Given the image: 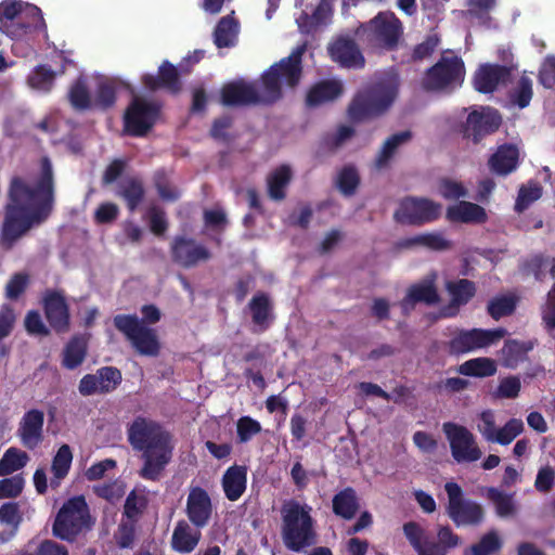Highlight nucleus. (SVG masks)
Instances as JSON below:
<instances>
[{
    "label": "nucleus",
    "mask_w": 555,
    "mask_h": 555,
    "mask_svg": "<svg viewBox=\"0 0 555 555\" xmlns=\"http://www.w3.org/2000/svg\"><path fill=\"white\" fill-rule=\"evenodd\" d=\"M439 193L447 199H457L467 195L464 185L451 179H444L440 182Z\"/></svg>",
    "instance_id": "62"
},
{
    "label": "nucleus",
    "mask_w": 555,
    "mask_h": 555,
    "mask_svg": "<svg viewBox=\"0 0 555 555\" xmlns=\"http://www.w3.org/2000/svg\"><path fill=\"white\" fill-rule=\"evenodd\" d=\"M496 366L493 360L488 358H477L464 362L460 366V373L467 376H491L495 373Z\"/></svg>",
    "instance_id": "41"
},
{
    "label": "nucleus",
    "mask_w": 555,
    "mask_h": 555,
    "mask_svg": "<svg viewBox=\"0 0 555 555\" xmlns=\"http://www.w3.org/2000/svg\"><path fill=\"white\" fill-rule=\"evenodd\" d=\"M518 160V147L514 144H503L491 156L489 165L495 173L506 176L517 168Z\"/></svg>",
    "instance_id": "26"
},
{
    "label": "nucleus",
    "mask_w": 555,
    "mask_h": 555,
    "mask_svg": "<svg viewBox=\"0 0 555 555\" xmlns=\"http://www.w3.org/2000/svg\"><path fill=\"white\" fill-rule=\"evenodd\" d=\"M487 498L494 504L498 516L502 518L513 517L517 513V504L514 494L503 492L498 488H488Z\"/></svg>",
    "instance_id": "36"
},
{
    "label": "nucleus",
    "mask_w": 555,
    "mask_h": 555,
    "mask_svg": "<svg viewBox=\"0 0 555 555\" xmlns=\"http://www.w3.org/2000/svg\"><path fill=\"white\" fill-rule=\"evenodd\" d=\"M292 178L288 166L282 165L274 169L267 179L269 195L273 199H282L285 196V188Z\"/></svg>",
    "instance_id": "37"
},
{
    "label": "nucleus",
    "mask_w": 555,
    "mask_h": 555,
    "mask_svg": "<svg viewBox=\"0 0 555 555\" xmlns=\"http://www.w3.org/2000/svg\"><path fill=\"white\" fill-rule=\"evenodd\" d=\"M436 273L428 274L420 283L410 287L406 297L402 301V308L406 310L414 302L423 301L434 304L438 300V293L435 286Z\"/></svg>",
    "instance_id": "25"
},
{
    "label": "nucleus",
    "mask_w": 555,
    "mask_h": 555,
    "mask_svg": "<svg viewBox=\"0 0 555 555\" xmlns=\"http://www.w3.org/2000/svg\"><path fill=\"white\" fill-rule=\"evenodd\" d=\"M94 104L102 108L112 106L116 101V90L122 83L118 78L96 76Z\"/></svg>",
    "instance_id": "33"
},
{
    "label": "nucleus",
    "mask_w": 555,
    "mask_h": 555,
    "mask_svg": "<svg viewBox=\"0 0 555 555\" xmlns=\"http://www.w3.org/2000/svg\"><path fill=\"white\" fill-rule=\"evenodd\" d=\"M44 414L38 409H31L24 413L20 420L16 437L28 450H35L43 441Z\"/></svg>",
    "instance_id": "16"
},
{
    "label": "nucleus",
    "mask_w": 555,
    "mask_h": 555,
    "mask_svg": "<svg viewBox=\"0 0 555 555\" xmlns=\"http://www.w3.org/2000/svg\"><path fill=\"white\" fill-rule=\"evenodd\" d=\"M120 195L126 199L129 209L133 210L143 197V188L139 181L129 179L122 182Z\"/></svg>",
    "instance_id": "54"
},
{
    "label": "nucleus",
    "mask_w": 555,
    "mask_h": 555,
    "mask_svg": "<svg viewBox=\"0 0 555 555\" xmlns=\"http://www.w3.org/2000/svg\"><path fill=\"white\" fill-rule=\"evenodd\" d=\"M121 382L120 372L112 366H105L95 374L85 375L79 383V392L82 396L104 393L114 390Z\"/></svg>",
    "instance_id": "17"
},
{
    "label": "nucleus",
    "mask_w": 555,
    "mask_h": 555,
    "mask_svg": "<svg viewBox=\"0 0 555 555\" xmlns=\"http://www.w3.org/2000/svg\"><path fill=\"white\" fill-rule=\"evenodd\" d=\"M447 291L451 297L450 306L443 310L444 317H453L462 305H466L475 294V285L468 280L448 282Z\"/></svg>",
    "instance_id": "29"
},
{
    "label": "nucleus",
    "mask_w": 555,
    "mask_h": 555,
    "mask_svg": "<svg viewBox=\"0 0 555 555\" xmlns=\"http://www.w3.org/2000/svg\"><path fill=\"white\" fill-rule=\"evenodd\" d=\"M405 245H422L434 250H442L449 247V242L441 233H423L409 238Z\"/></svg>",
    "instance_id": "50"
},
{
    "label": "nucleus",
    "mask_w": 555,
    "mask_h": 555,
    "mask_svg": "<svg viewBox=\"0 0 555 555\" xmlns=\"http://www.w3.org/2000/svg\"><path fill=\"white\" fill-rule=\"evenodd\" d=\"M25 481L22 476H13L0 480V499L15 498L17 496L23 488Z\"/></svg>",
    "instance_id": "60"
},
{
    "label": "nucleus",
    "mask_w": 555,
    "mask_h": 555,
    "mask_svg": "<svg viewBox=\"0 0 555 555\" xmlns=\"http://www.w3.org/2000/svg\"><path fill=\"white\" fill-rule=\"evenodd\" d=\"M343 93V83L337 79L323 80L314 85L307 95V104L317 106L335 100Z\"/></svg>",
    "instance_id": "31"
},
{
    "label": "nucleus",
    "mask_w": 555,
    "mask_h": 555,
    "mask_svg": "<svg viewBox=\"0 0 555 555\" xmlns=\"http://www.w3.org/2000/svg\"><path fill=\"white\" fill-rule=\"evenodd\" d=\"M312 507L307 503L291 499L281 507L282 539L286 548L300 552L317 541Z\"/></svg>",
    "instance_id": "4"
},
{
    "label": "nucleus",
    "mask_w": 555,
    "mask_h": 555,
    "mask_svg": "<svg viewBox=\"0 0 555 555\" xmlns=\"http://www.w3.org/2000/svg\"><path fill=\"white\" fill-rule=\"evenodd\" d=\"M441 214V205L428 198L406 197L395 212L398 222L423 224L436 220Z\"/></svg>",
    "instance_id": "14"
},
{
    "label": "nucleus",
    "mask_w": 555,
    "mask_h": 555,
    "mask_svg": "<svg viewBox=\"0 0 555 555\" xmlns=\"http://www.w3.org/2000/svg\"><path fill=\"white\" fill-rule=\"evenodd\" d=\"M442 430L449 441L451 454L457 463H472L481 457V450L466 427L448 422L443 424Z\"/></svg>",
    "instance_id": "12"
},
{
    "label": "nucleus",
    "mask_w": 555,
    "mask_h": 555,
    "mask_svg": "<svg viewBox=\"0 0 555 555\" xmlns=\"http://www.w3.org/2000/svg\"><path fill=\"white\" fill-rule=\"evenodd\" d=\"M142 81L151 90L166 88L173 93L180 90L177 69L169 62H164L159 66L158 76L146 74L142 77Z\"/></svg>",
    "instance_id": "28"
},
{
    "label": "nucleus",
    "mask_w": 555,
    "mask_h": 555,
    "mask_svg": "<svg viewBox=\"0 0 555 555\" xmlns=\"http://www.w3.org/2000/svg\"><path fill=\"white\" fill-rule=\"evenodd\" d=\"M500 125L501 116L496 109L480 106L469 113L466 131L474 142H478L482 135L495 131Z\"/></svg>",
    "instance_id": "19"
},
{
    "label": "nucleus",
    "mask_w": 555,
    "mask_h": 555,
    "mask_svg": "<svg viewBox=\"0 0 555 555\" xmlns=\"http://www.w3.org/2000/svg\"><path fill=\"white\" fill-rule=\"evenodd\" d=\"M530 271L537 280H544L547 276L555 279V261L551 257L535 256L530 260Z\"/></svg>",
    "instance_id": "52"
},
{
    "label": "nucleus",
    "mask_w": 555,
    "mask_h": 555,
    "mask_svg": "<svg viewBox=\"0 0 555 555\" xmlns=\"http://www.w3.org/2000/svg\"><path fill=\"white\" fill-rule=\"evenodd\" d=\"M236 431L238 441L246 443L261 431V425L250 416H242L237 420Z\"/></svg>",
    "instance_id": "55"
},
{
    "label": "nucleus",
    "mask_w": 555,
    "mask_h": 555,
    "mask_svg": "<svg viewBox=\"0 0 555 555\" xmlns=\"http://www.w3.org/2000/svg\"><path fill=\"white\" fill-rule=\"evenodd\" d=\"M158 111L155 103L135 96L124 115L125 132L133 137L144 135L153 127Z\"/></svg>",
    "instance_id": "13"
},
{
    "label": "nucleus",
    "mask_w": 555,
    "mask_h": 555,
    "mask_svg": "<svg viewBox=\"0 0 555 555\" xmlns=\"http://www.w3.org/2000/svg\"><path fill=\"white\" fill-rule=\"evenodd\" d=\"M477 429L486 441L492 443L498 431L495 415L492 411L487 410L479 415Z\"/></svg>",
    "instance_id": "58"
},
{
    "label": "nucleus",
    "mask_w": 555,
    "mask_h": 555,
    "mask_svg": "<svg viewBox=\"0 0 555 555\" xmlns=\"http://www.w3.org/2000/svg\"><path fill=\"white\" fill-rule=\"evenodd\" d=\"M398 92V77L390 73L376 81L366 91L360 92L349 106L348 114L352 120H362L377 116L388 109Z\"/></svg>",
    "instance_id": "5"
},
{
    "label": "nucleus",
    "mask_w": 555,
    "mask_h": 555,
    "mask_svg": "<svg viewBox=\"0 0 555 555\" xmlns=\"http://www.w3.org/2000/svg\"><path fill=\"white\" fill-rule=\"evenodd\" d=\"M95 494L111 503L119 501L126 493V485L122 480L116 479L93 487Z\"/></svg>",
    "instance_id": "47"
},
{
    "label": "nucleus",
    "mask_w": 555,
    "mask_h": 555,
    "mask_svg": "<svg viewBox=\"0 0 555 555\" xmlns=\"http://www.w3.org/2000/svg\"><path fill=\"white\" fill-rule=\"evenodd\" d=\"M542 196V188L538 182H528L519 189L518 197L515 204L517 211L527 209L533 202Z\"/></svg>",
    "instance_id": "49"
},
{
    "label": "nucleus",
    "mask_w": 555,
    "mask_h": 555,
    "mask_svg": "<svg viewBox=\"0 0 555 555\" xmlns=\"http://www.w3.org/2000/svg\"><path fill=\"white\" fill-rule=\"evenodd\" d=\"M501 547V539L495 531L485 534L480 542L473 545L465 555H490Z\"/></svg>",
    "instance_id": "53"
},
{
    "label": "nucleus",
    "mask_w": 555,
    "mask_h": 555,
    "mask_svg": "<svg viewBox=\"0 0 555 555\" xmlns=\"http://www.w3.org/2000/svg\"><path fill=\"white\" fill-rule=\"evenodd\" d=\"M403 532L415 551L420 553L424 541L427 540L423 528L418 524L410 521L403 526Z\"/></svg>",
    "instance_id": "61"
},
{
    "label": "nucleus",
    "mask_w": 555,
    "mask_h": 555,
    "mask_svg": "<svg viewBox=\"0 0 555 555\" xmlns=\"http://www.w3.org/2000/svg\"><path fill=\"white\" fill-rule=\"evenodd\" d=\"M444 489L448 494V515L457 527L474 526L482 521L481 505L475 501L463 499L462 489L457 483L448 482Z\"/></svg>",
    "instance_id": "11"
},
{
    "label": "nucleus",
    "mask_w": 555,
    "mask_h": 555,
    "mask_svg": "<svg viewBox=\"0 0 555 555\" xmlns=\"http://www.w3.org/2000/svg\"><path fill=\"white\" fill-rule=\"evenodd\" d=\"M509 77V70L505 66L485 64L481 65L474 76L475 89L482 93L493 92L500 85Z\"/></svg>",
    "instance_id": "20"
},
{
    "label": "nucleus",
    "mask_w": 555,
    "mask_h": 555,
    "mask_svg": "<svg viewBox=\"0 0 555 555\" xmlns=\"http://www.w3.org/2000/svg\"><path fill=\"white\" fill-rule=\"evenodd\" d=\"M91 526L89 508L83 496L69 499L56 515L53 534L62 540L73 541L83 529Z\"/></svg>",
    "instance_id": "9"
},
{
    "label": "nucleus",
    "mask_w": 555,
    "mask_h": 555,
    "mask_svg": "<svg viewBox=\"0 0 555 555\" xmlns=\"http://www.w3.org/2000/svg\"><path fill=\"white\" fill-rule=\"evenodd\" d=\"M173 257L184 267H191L209 258L208 250L192 240L176 238L172 245Z\"/></svg>",
    "instance_id": "23"
},
{
    "label": "nucleus",
    "mask_w": 555,
    "mask_h": 555,
    "mask_svg": "<svg viewBox=\"0 0 555 555\" xmlns=\"http://www.w3.org/2000/svg\"><path fill=\"white\" fill-rule=\"evenodd\" d=\"M53 204V170L48 158L27 179L14 178L10 188V203L1 231V241L8 247L39 224L50 214Z\"/></svg>",
    "instance_id": "1"
},
{
    "label": "nucleus",
    "mask_w": 555,
    "mask_h": 555,
    "mask_svg": "<svg viewBox=\"0 0 555 555\" xmlns=\"http://www.w3.org/2000/svg\"><path fill=\"white\" fill-rule=\"evenodd\" d=\"M147 503L144 489H134L127 496L124 515L127 519L135 520Z\"/></svg>",
    "instance_id": "46"
},
{
    "label": "nucleus",
    "mask_w": 555,
    "mask_h": 555,
    "mask_svg": "<svg viewBox=\"0 0 555 555\" xmlns=\"http://www.w3.org/2000/svg\"><path fill=\"white\" fill-rule=\"evenodd\" d=\"M249 308L254 323L261 330L266 328L271 319V304L269 298L264 294L256 295L251 299Z\"/></svg>",
    "instance_id": "39"
},
{
    "label": "nucleus",
    "mask_w": 555,
    "mask_h": 555,
    "mask_svg": "<svg viewBox=\"0 0 555 555\" xmlns=\"http://www.w3.org/2000/svg\"><path fill=\"white\" fill-rule=\"evenodd\" d=\"M114 323L140 354L154 357L158 353L159 343L155 331L146 327L138 317L116 315Z\"/></svg>",
    "instance_id": "10"
},
{
    "label": "nucleus",
    "mask_w": 555,
    "mask_h": 555,
    "mask_svg": "<svg viewBox=\"0 0 555 555\" xmlns=\"http://www.w3.org/2000/svg\"><path fill=\"white\" fill-rule=\"evenodd\" d=\"M29 461V455L15 447L9 448L0 460V476L11 475L24 468Z\"/></svg>",
    "instance_id": "38"
},
{
    "label": "nucleus",
    "mask_w": 555,
    "mask_h": 555,
    "mask_svg": "<svg viewBox=\"0 0 555 555\" xmlns=\"http://www.w3.org/2000/svg\"><path fill=\"white\" fill-rule=\"evenodd\" d=\"M532 98V81L522 76L511 92V102L520 108L529 105Z\"/></svg>",
    "instance_id": "51"
},
{
    "label": "nucleus",
    "mask_w": 555,
    "mask_h": 555,
    "mask_svg": "<svg viewBox=\"0 0 555 555\" xmlns=\"http://www.w3.org/2000/svg\"><path fill=\"white\" fill-rule=\"evenodd\" d=\"M524 431V422L519 418H511L504 426L498 428L492 443L501 446L509 444Z\"/></svg>",
    "instance_id": "45"
},
{
    "label": "nucleus",
    "mask_w": 555,
    "mask_h": 555,
    "mask_svg": "<svg viewBox=\"0 0 555 555\" xmlns=\"http://www.w3.org/2000/svg\"><path fill=\"white\" fill-rule=\"evenodd\" d=\"M358 508V498L352 488H346L333 498V512L344 519L353 518Z\"/></svg>",
    "instance_id": "35"
},
{
    "label": "nucleus",
    "mask_w": 555,
    "mask_h": 555,
    "mask_svg": "<svg viewBox=\"0 0 555 555\" xmlns=\"http://www.w3.org/2000/svg\"><path fill=\"white\" fill-rule=\"evenodd\" d=\"M505 334L504 328L462 331L450 341V352L457 354L486 348L496 344Z\"/></svg>",
    "instance_id": "15"
},
{
    "label": "nucleus",
    "mask_w": 555,
    "mask_h": 555,
    "mask_svg": "<svg viewBox=\"0 0 555 555\" xmlns=\"http://www.w3.org/2000/svg\"><path fill=\"white\" fill-rule=\"evenodd\" d=\"M403 26L393 12H379L357 30L360 38L377 47L393 49L401 38Z\"/></svg>",
    "instance_id": "7"
},
{
    "label": "nucleus",
    "mask_w": 555,
    "mask_h": 555,
    "mask_svg": "<svg viewBox=\"0 0 555 555\" xmlns=\"http://www.w3.org/2000/svg\"><path fill=\"white\" fill-rule=\"evenodd\" d=\"M86 356V343L81 338H74L68 343L64 351L63 364L67 369H75L83 361Z\"/></svg>",
    "instance_id": "44"
},
{
    "label": "nucleus",
    "mask_w": 555,
    "mask_h": 555,
    "mask_svg": "<svg viewBox=\"0 0 555 555\" xmlns=\"http://www.w3.org/2000/svg\"><path fill=\"white\" fill-rule=\"evenodd\" d=\"M199 529L192 525V522L189 524L185 520L178 521L171 537L172 548L183 554L194 551L202 537Z\"/></svg>",
    "instance_id": "22"
},
{
    "label": "nucleus",
    "mask_w": 555,
    "mask_h": 555,
    "mask_svg": "<svg viewBox=\"0 0 555 555\" xmlns=\"http://www.w3.org/2000/svg\"><path fill=\"white\" fill-rule=\"evenodd\" d=\"M447 218L451 222L483 223L488 215L481 206L470 202H459L447 209Z\"/></svg>",
    "instance_id": "24"
},
{
    "label": "nucleus",
    "mask_w": 555,
    "mask_h": 555,
    "mask_svg": "<svg viewBox=\"0 0 555 555\" xmlns=\"http://www.w3.org/2000/svg\"><path fill=\"white\" fill-rule=\"evenodd\" d=\"M411 138L410 131H402L399 133H396L387 139V141L384 143L378 156L375 160V166L378 169L384 168L388 160L392 157L396 150L403 143L408 142Z\"/></svg>",
    "instance_id": "40"
},
{
    "label": "nucleus",
    "mask_w": 555,
    "mask_h": 555,
    "mask_svg": "<svg viewBox=\"0 0 555 555\" xmlns=\"http://www.w3.org/2000/svg\"><path fill=\"white\" fill-rule=\"evenodd\" d=\"M328 52L331 57L344 67L361 68L364 65V57L357 44L350 40L340 38L333 42Z\"/></svg>",
    "instance_id": "21"
},
{
    "label": "nucleus",
    "mask_w": 555,
    "mask_h": 555,
    "mask_svg": "<svg viewBox=\"0 0 555 555\" xmlns=\"http://www.w3.org/2000/svg\"><path fill=\"white\" fill-rule=\"evenodd\" d=\"M44 310L50 325L63 331L68 325V310L64 298L57 293H48L44 297Z\"/></svg>",
    "instance_id": "27"
},
{
    "label": "nucleus",
    "mask_w": 555,
    "mask_h": 555,
    "mask_svg": "<svg viewBox=\"0 0 555 555\" xmlns=\"http://www.w3.org/2000/svg\"><path fill=\"white\" fill-rule=\"evenodd\" d=\"M337 186L345 195L354 192L359 183V176L354 168L345 167L337 176Z\"/></svg>",
    "instance_id": "57"
},
{
    "label": "nucleus",
    "mask_w": 555,
    "mask_h": 555,
    "mask_svg": "<svg viewBox=\"0 0 555 555\" xmlns=\"http://www.w3.org/2000/svg\"><path fill=\"white\" fill-rule=\"evenodd\" d=\"M69 100L72 105L78 109H86L91 104V98L88 92L85 79L79 78L70 88Z\"/></svg>",
    "instance_id": "56"
},
{
    "label": "nucleus",
    "mask_w": 555,
    "mask_h": 555,
    "mask_svg": "<svg viewBox=\"0 0 555 555\" xmlns=\"http://www.w3.org/2000/svg\"><path fill=\"white\" fill-rule=\"evenodd\" d=\"M517 298L514 295H501L492 298L488 304L489 314L499 320L513 313L516 308Z\"/></svg>",
    "instance_id": "42"
},
{
    "label": "nucleus",
    "mask_w": 555,
    "mask_h": 555,
    "mask_svg": "<svg viewBox=\"0 0 555 555\" xmlns=\"http://www.w3.org/2000/svg\"><path fill=\"white\" fill-rule=\"evenodd\" d=\"M134 521L133 519L122 520L116 533V540L120 547L131 546L134 538Z\"/></svg>",
    "instance_id": "63"
},
{
    "label": "nucleus",
    "mask_w": 555,
    "mask_h": 555,
    "mask_svg": "<svg viewBox=\"0 0 555 555\" xmlns=\"http://www.w3.org/2000/svg\"><path fill=\"white\" fill-rule=\"evenodd\" d=\"M73 462V452L68 444L59 448L52 460L50 485L52 488L60 486L61 481L67 476Z\"/></svg>",
    "instance_id": "34"
},
{
    "label": "nucleus",
    "mask_w": 555,
    "mask_h": 555,
    "mask_svg": "<svg viewBox=\"0 0 555 555\" xmlns=\"http://www.w3.org/2000/svg\"><path fill=\"white\" fill-rule=\"evenodd\" d=\"M238 31L240 24L233 13L227 15L218 22L215 28L214 42L219 49L233 47L237 41Z\"/></svg>",
    "instance_id": "32"
},
{
    "label": "nucleus",
    "mask_w": 555,
    "mask_h": 555,
    "mask_svg": "<svg viewBox=\"0 0 555 555\" xmlns=\"http://www.w3.org/2000/svg\"><path fill=\"white\" fill-rule=\"evenodd\" d=\"M540 81L546 88L555 83V56H547L544 60L540 69Z\"/></svg>",
    "instance_id": "64"
},
{
    "label": "nucleus",
    "mask_w": 555,
    "mask_h": 555,
    "mask_svg": "<svg viewBox=\"0 0 555 555\" xmlns=\"http://www.w3.org/2000/svg\"><path fill=\"white\" fill-rule=\"evenodd\" d=\"M127 436L132 449L141 453L139 475L145 480H159L173 456L172 435L159 423L138 416L129 424Z\"/></svg>",
    "instance_id": "3"
},
{
    "label": "nucleus",
    "mask_w": 555,
    "mask_h": 555,
    "mask_svg": "<svg viewBox=\"0 0 555 555\" xmlns=\"http://www.w3.org/2000/svg\"><path fill=\"white\" fill-rule=\"evenodd\" d=\"M0 28L11 38L31 35L44 28V21L38 7L17 0L0 3Z\"/></svg>",
    "instance_id": "6"
},
{
    "label": "nucleus",
    "mask_w": 555,
    "mask_h": 555,
    "mask_svg": "<svg viewBox=\"0 0 555 555\" xmlns=\"http://www.w3.org/2000/svg\"><path fill=\"white\" fill-rule=\"evenodd\" d=\"M541 318L547 331L555 330V284L546 295V300L541 307Z\"/></svg>",
    "instance_id": "59"
},
{
    "label": "nucleus",
    "mask_w": 555,
    "mask_h": 555,
    "mask_svg": "<svg viewBox=\"0 0 555 555\" xmlns=\"http://www.w3.org/2000/svg\"><path fill=\"white\" fill-rule=\"evenodd\" d=\"M306 46L296 47L289 56L272 65L263 75L261 83L243 80L231 82L222 89L224 105H248L272 103L281 98L283 87H295L301 77V57Z\"/></svg>",
    "instance_id": "2"
},
{
    "label": "nucleus",
    "mask_w": 555,
    "mask_h": 555,
    "mask_svg": "<svg viewBox=\"0 0 555 555\" xmlns=\"http://www.w3.org/2000/svg\"><path fill=\"white\" fill-rule=\"evenodd\" d=\"M185 513L195 527L204 528L208 525L212 514V504L206 490L201 487L190 488Z\"/></svg>",
    "instance_id": "18"
},
{
    "label": "nucleus",
    "mask_w": 555,
    "mask_h": 555,
    "mask_svg": "<svg viewBox=\"0 0 555 555\" xmlns=\"http://www.w3.org/2000/svg\"><path fill=\"white\" fill-rule=\"evenodd\" d=\"M247 470L243 466L229 467L222 477V488L225 498L230 501H237L246 490Z\"/></svg>",
    "instance_id": "30"
},
{
    "label": "nucleus",
    "mask_w": 555,
    "mask_h": 555,
    "mask_svg": "<svg viewBox=\"0 0 555 555\" xmlns=\"http://www.w3.org/2000/svg\"><path fill=\"white\" fill-rule=\"evenodd\" d=\"M530 348L531 347H526L524 344L516 340L506 341L502 349L505 366L516 367L517 364L525 359L526 353Z\"/></svg>",
    "instance_id": "48"
},
{
    "label": "nucleus",
    "mask_w": 555,
    "mask_h": 555,
    "mask_svg": "<svg viewBox=\"0 0 555 555\" xmlns=\"http://www.w3.org/2000/svg\"><path fill=\"white\" fill-rule=\"evenodd\" d=\"M465 67L461 57L453 51H446L441 59L427 70L423 86L431 91H449L464 81Z\"/></svg>",
    "instance_id": "8"
},
{
    "label": "nucleus",
    "mask_w": 555,
    "mask_h": 555,
    "mask_svg": "<svg viewBox=\"0 0 555 555\" xmlns=\"http://www.w3.org/2000/svg\"><path fill=\"white\" fill-rule=\"evenodd\" d=\"M55 74L47 66H37L28 76V86L37 91H49L54 81Z\"/></svg>",
    "instance_id": "43"
}]
</instances>
